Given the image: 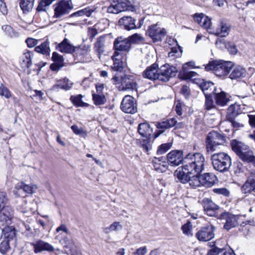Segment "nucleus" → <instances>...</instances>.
Returning a JSON list of instances; mask_svg holds the SVG:
<instances>
[{"label": "nucleus", "instance_id": "1", "mask_svg": "<svg viewBox=\"0 0 255 255\" xmlns=\"http://www.w3.org/2000/svg\"><path fill=\"white\" fill-rule=\"evenodd\" d=\"M205 157L199 152L189 153L183 160V165L175 172L182 171L186 174H200L204 169Z\"/></svg>", "mask_w": 255, "mask_h": 255}, {"label": "nucleus", "instance_id": "2", "mask_svg": "<svg viewBox=\"0 0 255 255\" xmlns=\"http://www.w3.org/2000/svg\"><path fill=\"white\" fill-rule=\"evenodd\" d=\"M211 160L213 168L221 173L229 171L232 165L231 157L225 152L213 154L211 156Z\"/></svg>", "mask_w": 255, "mask_h": 255}, {"label": "nucleus", "instance_id": "3", "mask_svg": "<svg viewBox=\"0 0 255 255\" xmlns=\"http://www.w3.org/2000/svg\"><path fill=\"white\" fill-rule=\"evenodd\" d=\"M231 145L232 150L243 162L255 164V156L249 146L237 140H232Z\"/></svg>", "mask_w": 255, "mask_h": 255}, {"label": "nucleus", "instance_id": "4", "mask_svg": "<svg viewBox=\"0 0 255 255\" xmlns=\"http://www.w3.org/2000/svg\"><path fill=\"white\" fill-rule=\"evenodd\" d=\"M234 64L231 61L224 60H213L205 66L207 71H213L218 77L225 76L229 73Z\"/></svg>", "mask_w": 255, "mask_h": 255}, {"label": "nucleus", "instance_id": "5", "mask_svg": "<svg viewBox=\"0 0 255 255\" xmlns=\"http://www.w3.org/2000/svg\"><path fill=\"white\" fill-rule=\"evenodd\" d=\"M112 81L114 85L120 84L118 87L120 91L136 90L137 88V83L132 75H124L120 77L116 74L112 78Z\"/></svg>", "mask_w": 255, "mask_h": 255}, {"label": "nucleus", "instance_id": "6", "mask_svg": "<svg viewBox=\"0 0 255 255\" xmlns=\"http://www.w3.org/2000/svg\"><path fill=\"white\" fill-rule=\"evenodd\" d=\"M226 141V136L215 130L210 131L206 138V149L208 154L215 151L219 145H222Z\"/></svg>", "mask_w": 255, "mask_h": 255}, {"label": "nucleus", "instance_id": "7", "mask_svg": "<svg viewBox=\"0 0 255 255\" xmlns=\"http://www.w3.org/2000/svg\"><path fill=\"white\" fill-rule=\"evenodd\" d=\"M174 175L177 182L182 184L189 183L192 188H197L202 185L199 174H186L182 171L174 172Z\"/></svg>", "mask_w": 255, "mask_h": 255}, {"label": "nucleus", "instance_id": "8", "mask_svg": "<svg viewBox=\"0 0 255 255\" xmlns=\"http://www.w3.org/2000/svg\"><path fill=\"white\" fill-rule=\"evenodd\" d=\"M177 118L174 117L158 123L156 125V128L158 130L155 133L154 138L157 137L161 134L163 133L165 129L175 127V128H181L184 127V124L182 122H178Z\"/></svg>", "mask_w": 255, "mask_h": 255}, {"label": "nucleus", "instance_id": "9", "mask_svg": "<svg viewBox=\"0 0 255 255\" xmlns=\"http://www.w3.org/2000/svg\"><path fill=\"white\" fill-rule=\"evenodd\" d=\"M241 218V215H235L228 212H224L221 215V219L225 221L224 229L227 231L237 227L240 223Z\"/></svg>", "mask_w": 255, "mask_h": 255}, {"label": "nucleus", "instance_id": "10", "mask_svg": "<svg viewBox=\"0 0 255 255\" xmlns=\"http://www.w3.org/2000/svg\"><path fill=\"white\" fill-rule=\"evenodd\" d=\"M177 72L175 67L167 64L163 65L158 69V80L167 82L171 78L176 75Z\"/></svg>", "mask_w": 255, "mask_h": 255}, {"label": "nucleus", "instance_id": "11", "mask_svg": "<svg viewBox=\"0 0 255 255\" xmlns=\"http://www.w3.org/2000/svg\"><path fill=\"white\" fill-rule=\"evenodd\" d=\"M166 33L165 29L160 27L157 24L149 26L146 31V34L154 42L161 41Z\"/></svg>", "mask_w": 255, "mask_h": 255}, {"label": "nucleus", "instance_id": "12", "mask_svg": "<svg viewBox=\"0 0 255 255\" xmlns=\"http://www.w3.org/2000/svg\"><path fill=\"white\" fill-rule=\"evenodd\" d=\"M216 228L213 225H209L202 228L196 234V237L199 241L207 242L215 237Z\"/></svg>", "mask_w": 255, "mask_h": 255}, {"label": "nucleus", "instance_id": "13", "mask_svg": "<svg viewBox=\"0 0 255 255\" xmlns=\"http://www.w3.org/2000/svg\"><path fill=\"white\" fill-rule=\"evenodd\" d=\"M114 47L115 50L114 55H118V51L128 52L131 48L130 39L128 38L119 36L115 40Z\"/></svg>", "mask_w": 255, "mask_h": 255}, {"label": "nucleus", "instance_id": "14", "mask_svg": "<svg viewBox=\"0 0 255 255\" xmlns=\"http://www.w3.org/2000/svg\"><path fill=\"white\" fill-rule=\"evenodd\" d=\"M121 108L126 113H135L137 112V107L134 99L131 96H125L121 103Z\"/></svg>", "mask_w": 255, "mask_h": 255}, {"label": "nucleus", "instance_id": "15", "mask_svg": "<svg viewBox=\"0 0 255 255\" xmlns=\"http://www.w3.org/2000/svg\"><path fill=\"white\" fill-rule=\"evenodd\" d=\"M37 189V187L36 185H27L21 182L15 185L13 192L19 197H24V193L32 194L35 192Z\"/></svg>", "mask_w": 255, "mask_h": 255}, {"label": "nucleus", "instance_id": "16", "mask_svg": "<svg viewBox=\"0 0 255 255\" xmlns=\"http://www.w3.org/2000/svg\"><path fill=\"white\" fill-rule=\"evenodd\" d=\"M182 150H172L167 155V159L172 166H178L180 164L183 165L184 157L183 156Z\"/></svg>", "mask_w": 255, "mask_h": 255}, {"label": "nucleus", "instance_id": "17", "mask_svg": "<svg viewBox=\"0 0 255 255\" xmlns=\"http://www.w3.org/2000/svg\"><path fill=\"white\" fill-rule=\"evenodd\" d=\"M13 217V210L8 206H3L0 209V223L3 226L10 224Z\"/></svg>", "mask_w": 255, "mask_h": 255}, {"label": "nucleus", "instance_id": "18", "mask_svg": "<svg viewBox=\"0 0 255 255\" xmlns=\"http://www.w3.org/2000/svg\"><path fill=\"white\" fill-rule=\"evenodd\" d=\"M54 6V16L57 18L67 14L72 8L69 2L64 0L59 1Z\"/></svg>", "mask_w": 255, "mask_h": 255}, {"label": "nucleus", "instance_id": "19", "mask_svg": "<svg viewBox=\"0 0 255 255\" xmlns=\"http://www.w3.org/2000/svg\"><path fill=\"white\" fill-rule=\"evenodd\" d=\"M204 211L206 214L211 217H215L219 207L209 198H204L202 200Z\"/></svg>", "mask_w": 255, "mask_h": 255}, {"label": "nucleus", "instance_id": "20", "mask_svg": "<svg viewBox=\"0 0 255 255\" xmlns=\"http://www.w3.org/2000/svg\"><path fill=\"white\" fill-rule=\"evenodd\" d=\"M231 26L224 20H221L215 30H213L212 34L220 37H225L228 36L230 31Z\"/></svg>", "mask_w": 255, "mask_h": 255}, {"label": "nucleus", "instance_id": "21", "mask_svg": "<svg viewBox=\"0 0 255 255\" xmlns=\"http://www.w3.org/2000/svg\"><path fill=\"white\" fill-rule=\"evenodd\" d=\"M158 64L153 63L143 72V77L152 80H158Z\"/></svg>", "mask_w": 255, "mask_h": 255}, {"label": "nucleus", "instance_id": "22", "mask_svg": "<svg viewBox=\"0 0 255 255\" xmlns=\"http://www.w3.org/2000/svg\"><path fill=\"white\" fill-rule=\"evenodd\" d=\"M188 67H190L191 68H196L195 66V62L194 61H190L186 63L183 65L182 70L179 74L181 78L182 79H190L197 75L195 72L192 71H188Z\"/></svg>", "mask_w": 255, "mask_h": 255}, {"label": "nucleus", "instance_id": "23", "mask_svg": "<svg viewBox=\"0 0 255 255\" xmlns=\"http://www.w3.org/2000/svg\"><path fill=\"white\" fill-rule=\"evenodd\" d=\"M34 248V252L37 254L42 251L52 252L54 251V247L50 244L42 240H38L35 243L31 244Z\"/></svg>", "mask_w": 255, "mask_h": 255}, {"label": "nucleus", "instance_id": "24", "mask_svg": "<svg viewBox=\"0 0 255 255\" xmlns=\"http://www.w3.org/2000/svg\"><path fill=\"white\" fill-rule=\"evenodd\" d=\"M135 22V19L129 16H123L119 20L120 25L127 30L136 28Z\"/></svg>", "mask_w": 255, "mask_h": 255}, {"label": "nucleus", "instance_id": "25", "mask_svg": "<svg viewBox=\"0 0 255 255\" xmlns=\"http://www.w3.org/2000/svg\"><path fill=\"white\" fill-rule=\"evenodd\" d=\"M166 158L163 156L154 157L152 159V164L155 170L160 172H165L168 168V162Z\"/></svg>", "mask_w": 255, "mask_h": 255}, {"label": "nucleus", "instance_id": "26", "mask_svg": "<svg viewBox=\"0 0 255 255\" xmlns=\"http://www.w3.org/2000/svg\"><path fill=\"white\" fill-rule=\"evenodd\" d=\"M33 53L29 50H25L20 57L19 62L22 68H28L32 65Z\"/></svg>", "mask_w": 255, "mask_h": 255}, {"label": "nucleus", "instance_id": "27", "mask_svg": "<svg viewBox=\"0 0 255 255\" xmlns=\"http://www.w3.org/2000/svg\"><path fill=\"white\" fill-rule=\"evenodd\" d=\"M56 48L62 53H72L75 51L77 47L72 45L68 42V39L65 38L61 43L56 46Z\"/></svg>", "mask_w": 255, "mask_h": 255}, {"label": "nucleus", "instance_id": "28", "mask_svg": "<svg viewBox=\"0 0 255 255\" xmlns=\"http://www.w3.org/2000/svg\"><path fill=\"white\" fill-rule=\"evenodd\" d=\"M213 95L215 100V103L218 106L224 107L227 105L230 101L225 92L222 91L218 93L214 92Z\"/></svg>", "mask_w": 255, "mask_h": 255}, {"label": "nucleus", "instance_id": "29", "mask_svg": "<svg viewBox=\"0 0 255 255\" xmlns=\"http://www.w3.org/2000/svg\"><path fill=\"white\" fill-rule=\"evenodd\" d=\"M239 107L237 104H232L229 106L226 115L228 121H233L240 114Z\"/></svg>", "mask_w": 255, "mask_h": 255}, {"label": "nucleus", "instance_id": "30", "mask_svg": "<svg viewBox=\"0 0 255 255\" xmlns=\"http://www.w3.org/2000/svg\"><path fill=\"white\" fill-rule=\"evenodd\" d=\"M246 75V69L241 66H237L233 68L229 78L232 80H237L245 77Z\"/></svg>", "mask_w": 255, "mask_h": 255}, {"label": "nucleus", "instance_id": "31", "mask_svg": "<svg viewBox=\"0 0 255 255\" xmlns=\"http://www.w3.org/2000/svg\"><path fill=\"white\" fill-rule=\"evenodd\" d=\"M200 180L202 185L206 187H211L215 183V176L210 173H206L200 175Z\"/></svg>", "mask_w": 255, "mask_h": 255}, {"label": "nucleus", "instance_id": "32", "mask_svg": "<svg viewBox=\"0 0 255 255\" xmlns=\"http://www.w3.org/2000/svg\"><path fill=\"white\" fill-rule=\"evenodd\" d=\"M138 132L142 136L148 137L151 135L152 129L149 124L143 123L138 125Z\"/></svg>", "mask_w": 255, "mask_h": 255}, {"label": "nucleus", "instance_id": "33", "mask_svg": "<svg viewBox=\"0 0 255 255\" xmlns=\"http://www.w3.org/2000/svg\"><path fill=\"white\" fill-rule=\"evenodd\" d=\"M1 239L12 240L15 236V229L13 226H6L2 231Z\"/></svg>", "mask_w": 255, "mask_h": 255}, {"label": "nucleus", "instance_id": "34", "mask_svg": "<svg viewBox=\"0 0 255 255\" xmlns=\"http://www.w3.org/2000/svg\"><path fill=\"white\" fill-rule=\"evenodd\" d=\"M255 183V179H248L241 188V192L244 194H251L254 192V186Z\"/></svg>", "mask_w": 255, "mask_h": 255}, {"label": "nucleus", "instance_id": "35", "mask_svg": "<svg viewBox=\"0 0 255 255\" xmlns=\"http://www.w3.org/2000/svg\"><path fill=\"white\" fill-rule=\"evenodd\" d=\"M200 87L205 95H206V93H211V94H213L216 90L214 83L210 81L203 80L200 84Z\"/></svg>", "mask_w": 255, "mask_h": 255}, {"label": "nucleus", "instance_id": "36", "mask_svg": "<svg viewBox=\"0 0 255 255\" xmlns=\"http://www.w3.org/2000/svg\"><path fill=\"white\" fill-rule=\"evenodd\" d=\"M106 36L102 35L98 37L95 43L94 48L99 55L102 54L105 51V43Z\"/></svg>", "mask_w": 255, "mask_h": 255}, {"label": "nucleus", "instance_id": "37", "mask_svg": "<svg viewBox=\"0 0 255 255\" xmlns=\"http://www.w3.org/2000/svg\"><path fill=\"white\" fill-rule=\"evenodd\" d=\"M35 51L37 53H41L46 56L49 55L50 53L49 42L47 41H45L40 45L36 46L35 47Z\"/></svg>", "mask_w": 255, "mask_h": 255}, {"label": "nucleus", "instance_id": "38", "mask_svg": "<svg viewBox=\"0 0 255 255\" xmlns=\"http://www.w3.org/2000/svg\"><path fill=\"white\" fill-rule=\"evenodd\" d=\"M119 13L130 9V2L126 0H114Z\"/></svg>", "mask_w": 255, "mask_h": 255}, {"label": "nucleus", "instance_id": "39", "mask_svg": "<svg viewBox=\"0 0 255 255\" xmlns=\"http://www.w3.org/2000/svg\"><path fill=\"white\" fill-rule=\"evenodd\" d=\"M34 0H21L20 6L24 13L30 11L34 5Z\"/></svg>", "mask_w": 255, "mask_h": 255}, {"label": "nucleus", "instance_id": "40", "mask_svg": "<svg viewBox=\"0 0 255 255\" xmlns=\"http://www.w3.org/2000/svg\"><path fill=\"white\" fill-rule=\"evenodd\" d=\"M152 142L150 140L149 137H146L145 139H143L140 140V146L145 152H148L152 148Z\"/></svg>", "mask_w": 255, "mask_h": 255}, {"label": "nucleus", "instance_id": "41", "mask_svg": "<svg viewBox=\"0 0 255 255\" xmlns=\"http://www.w3.org/2000/svg\"><path fill=\"white\" fill-rule=\"evenodd\" d=\"M92 97L94 103L96 106L104 105L107 101L106 97L104 94L93 93Z\"/></svg>", "mask_w": 255, "mask_h": 255}, {"label": "nucleus", "instance_id": "42", "mask_svg": "<svg viewBox=\"0 0 255 255\" xmlns=\"http://www.w3.org/2000/svg\"><path fill=\"white\" fill-rule=\"evenodd\" d=\"M55 0H40L36 10L38 12L46 11L47 7Z\"/></svg>", "mask_w": 255, "mask_h": 255}, {"label": "nucleus", "instance_id": "43", "mask_svg": "<svg viewBox=\"0 0 255 255\" xmlns=\"http://www.w3.org/2000/svg\"><path fill=\"white\" fill-rule=\"evenodd\" d=\"M72 85L73 83L68 79L64 78L59 81L56 86L62 89L68 90L72 87Z\"/></svg>", "mask_w": 255, "mask_h": 255}, {"label": "nucleus", "instance_id": "44", "mask_svg": "<svg viewBox=\"0 0 255 255\" xmlns=\"http://www.w3.org/2000/svg\"><path fill=\"white\" fill-rule=\"evenodd\" d=\"M90 51V45L85 44L84 45L82 48H81V56L84 55L86 56V59L82 60L81 59V62H87L91 60V57L89 54Z\"/></svg>", "mask_w": 255, "mask_h": 255}, {"label": "nucleus", "instance_id": "45", "mask_svg": "<svg viewBox=\"0 0 255 255\" xmlns=\"http://www.w3.org/2000/svg\"><path fill=\"white\" fill-rule=\"evenodd\" d=\"M212 95L211 93H206L205 95L206 98L205 107V109L208 111L215 108V105L212 99Z\"/></svg>", "mask_w": 255, "mask_h": 255}, {"label": "nucleus", "instance_id": "46", "mask_svg": "<svg viewBox=\"0 0 255 255\" xmlns=\"http://www.w3.org/2000/svg\"><path fill=\"white\" fill-rule=\"evenodd\" d=\"M117 55H113V60L114 61L113 65L112 66L111 68L112 69L115 71H122L123 69V62L117 58H115V57Z\"/></svg>", "mask_w": 255, "mask_h": 255}, {"label": "nucleus", "instance_id": "47", "mask_svg": "<svg viewBox=\"0 0 255 255\" xmlns=\"http://www.w3.org/2000/svg\"><path fill=\"white\" fill-rule=\"evenodd\" d=\"M62 233H64L66 234H68L69 233V230L64 224L61 225L56 229L55 234L59 233V234L56 236L55 239L56 240H60L62 237Z\"/></svg>", "mask_w": 255, "mask_h": 255}, {"label": "nucleus", "instance_id": "48", "mask_svg": "<svg viewBox=\"0 0 255 255\" xmlns=\"http://www.w3.org/2000/svg\"><path fill=\"white\" fill-rule=\"evenodd\" d=\"M122 229V225L119 222H115L109 227L104 228V232L106 234H109L112 231H117L118 230Z\"/></svg>", "mask_w": 255, "mask_h": 255}, {"label": "nucleus", "instance_id": "49", "mask_svg": "<svg viewBox=\"0 0 255 255\" xmlns=\"http://www.w3.org/2000/svg\"><path fill=\"white\" fill-rule=\"evenodd\" d=\"M201 26L206 29L209 33L212 34L213 30L211 28V18H209L208 16H205L202 23H201Z\"/></svg>", "mask_w": 255, "mask_h": 255}, {"label": "nucleus", "instance_id": "50", "mask_svg": "<svg viewBox=\"0 0 255 255\" xmlns=\"http://www.w3.org/2000/svg\"><path fill=\"white\" fill-rule=\"evenodd\" d=\"M172 146L170 143H163L160 145L157 150V154L158 155L163 154L166 152Z\"/></svg>", "mask_w": 255, "mask_h": 255}, {"label": "nucleus", "instance_id": "51", "mask_svg": "<svg viewBox=\"0 0 255 255\" xmlns=\"http://www.w3.org/2000/svg\"><path fill=\"white\" fill-rule=\"evenodd\" d=\"M0 243V252L1 253L5 254L9 249V241L6 239H1Z\"/></svg>", "mask_w": 255, "mask_h": 255}, {"label": "nucleus", "instance_id": "52", "mask_svg": "<svg viewBox=\"0 0 255 255\" xmlns=\"http://www.w3.org/2000/svg\"><path fill=\"white\" fill-rule=\"evenodd\" d=\"M11 95V93L7 88L3 85H1L0 86V96L4 97L6 99H9Z\"/></svg>", "mask_w": 255, "mask_h": 255}, {"label": "nucleus", "instance_id": "53", "mask_svg": "<svg viewBox=\"0 0 255 255\" xmlns=\"http://www.w3.org/2000/svg\"><path fill=\"white\" fill-rule=\"evenodd\" d=\"M181 229L184 234L187 236L192 235L191 234L192 225L190 221H188L186 224H184L182 226Z\"/></svg>", "mask_w": 255, "mask_h": 255}, {"label": "nucleus", "instance_id": "54", "mask_svg": "<svg viewBox=\"0 0 255 255\" xmlns=\"http://www.w3.org/2000/svg\"><path fill=\"white\" fill-rule=\"evenodd\" d=\"M234 172L236 174L243 173L245 169L243 164L240 161H237L234 163Z\"/></svg>", "mask_w": 255, "mask_h": 255}, {"label": "nucleus", "instance_id": "55", "mask_svg": "<svg viewBox=\"0 0 255 255\" xmlns=\"http://www.w3.org/2000/svg\"><path fill=\"white\" fill-rule=\"evenodd\" d=\"M107 12L109 13L118 14L119 13L117 9L116 3L114 0H113L110 5L107 7Z\"/></svg>", "mask_w": 255, "mask_h": 255}, {"label": "nucleus", "instance_id": "56", "mask_svg": "<svg viewBox=\"0 0 255 255\" xmlns=\"http://www.w3.org/2000/svg\"><path fill=\"white\" fill-rule=\"evenodd\" d=\"M224 251V249H220L213 246L208 251L207 255H219L220 253H222Z\"/></svg>", "mask_w": 255, "mask_h": 255}, {"label": "nucleus", "instance_id": "57", "mask_svg": "<svg viewBox=\"0 0 255 255\" xmlns=\"http://www.w3.org/2000/svg\"><path fill=\"white\" fill-rule=\"evenodd\" d=\"M128 38L130 39V42H131V44L137 43L143 40V37L137 33H135L131 36H129Z\"/></svg>", "mask_w": 255, "mask_h": 255}, {"label": "nucleus", "instance_id": "58", "mask_svg": "<svg viewBox=\"0 0 255 255\" xmlns=\"http://www.w3.org/2000/svg\"><path fill=\"white\" fill-rule=\"evenodd\" d=\"M213 191L215 193L223 195L226 197H229L230 195L229 191L225 188H215Z\"/></svg>", "mask_w": 255, "mask_h": 255}, {"label": "nucleus", "instance_id": "59", "mask_svg": "<svg viewBox=\"0 0 255 255\" xmlns=\"http://www.w3.org/2000/svg\"><path fill=\"white\" fill-rule=\"evenodd\" d=\"M7 199L6 193L0 191V209L3 206H6Z\"/></svg>", "mask_w": 255, "mask_h": 255}, {"label": "nucleus", "instance_id": "60", "mask_svg": "<svg viewBox=\"0 0 255 255\" xmlns=\"http://www.w3.org/2000/svg\"><path fill=\"white\" fill-rule=\"evenodd\" d=\"M52 59L55 63L63 64V57L56 52L53 53Z\"/></svg>", "mask_w": 255, "mask_h": 255}, {"label": "nucleus", "instance_id": "61", "mask_svg": "<svg viewBox=\"0 0 255 255\" xmlns=\"http://www.w3.org/2000/svg\"><path fill=\"white\" fill-rule=\"evenodd\" d=\"M87 34L89 39H90V41L91 42L98 34V31L96 28L90 27L88 29Z\"/></svg>", "mask_w": 255, "mask_h": 255}, {"label": "nucleus", "instance_id": "62", "mask_svg": "<svg viewBox=\"0 0 255 255\" xmlns=\"http://www.w3.org/2000/svg\"><path fill=\"white\" fill-rule=\"evenodd\" d=\"M1 29L6 34L10 36H12L14 34L12 28L8 25H4L2 26Z\"/></svg>", "mask_w": 255, "mask_h": 255}, {"label": "nucleus", "instance_id": "63", "mask_svg": "<svg viewBox=\"0 0 255 255\" xmlns=\"http://www.w3.org/2000/svg\"><path fill=\"white\" fill-rule=\"evenodd\" d=\"M0 12L4 15L7 13L8 10L4 0H0Z\"/></svg>", "mask_w": 255, "mask_h": 255}, {"label": "nucleus", "instance_id": "64", "mask_svg": "<svg viewBox=\"0 0 255 255\" xmlns=\"http://www.w3.org/2000/svg\"><path fill=\"white\" fill-rule=\"evenodd\" d=\"M147 249L145 246L137 249L134 253V255H145L147 253Z\"/></svg>", "mask_w": 255, "mask_h": 255}]
</instances>
